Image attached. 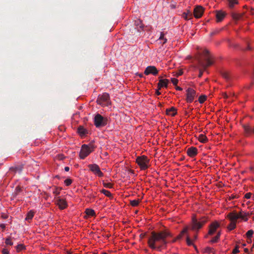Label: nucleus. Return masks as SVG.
<instances>
[{"instance_id":"423d86ee","label":"nucleus","mask_w":254,"mask_h":254,"mask_svg":"<svg viewBox=\"0 0 254 254\" xmlns=\"http://www.w3.org/2000/svg\"><path fill=\"white\" fill-rule=\"evenodd\" d=\"M206 221L207 220L205 218H202L197 221L196 217L193 215L191 220V229L193 230H199L206 223Z\"/></svg>"},{"instance_id":"09e8293b","label":"nucleus","mask_w":254,"mask_h":254,"mask_svg":"<svg viewBox=\"0 0 254 254\" xmlns=\"http://www.w3.org/2000/svg\"><path fill=\"white\" fill-rule=\"evenodd\" d=\"M202 72H201V70H200V72H199V77H201L202 76Z\"/></svg>"},{"instance_id":"c9c22d12","label":"nucleus","mask_w":254,"mask_h":254,"mask_svg":"<svg viewBox=\"0 0 254 254\" xmlns=\"http://www.w3.org/2000/svg\"><path fill=\"white\" fill-rule=\"evenodd\" d=\"M187 243L188 246H191L193 245L192 241L190 240L189 236H188L187 238Z\"/></svg>"},{"instance_id":"72a5a7b5","label":"nucleus","mask_w":254,"mask_h":254,"mask_svg":"<svg viewBox=\"0 0 254 254\" xmlns=\"http://www.w3.org/2000/svg\"><path fill=\"white\" fill-rule=\"evenodd\" d=\"M72 183V180L69 178L66 179L64 181V184L66 186H69Z\"/></svg>"},{"instance_id":"1a4fd4ad","label":"nucleus","mask_w":254,"mask_h":254,"mask_svg":"<svg viewBox=\"0 0 254 254\" xmlns=\"http://www.w3.org/2000/svg\"><path fill=\"white\" fill-rule=\"evenodd\" d=\"M89 170L95 175L102 177L103 173L101 172L99 167L96 164H90L88 166Z\"/></svg>"},{"instance_id":"dca6fc26","label":"nucleus","mask_w":254,"mask_h":254,"mask_svg":"<svg viewBox=\"0 0 254 254\" xmlns=\"http://www.w3.org/2000/svg\"><path fill=\"white\" fill-rule=\"evenodd\" d=\"M169 83V80L167 79H160L159 80V82L158 83V87L159 89H160L163 87H167L168 86V84Z\"/></svg>"},{"instance_id":"37998d69","label":"nucleus","mask_w":254,"mask_h":254,"mask_svg":"<svg viewBox=\"0 0 254 254\" xmlns=\"http://www.w3.org/2000/svg\"><path fill=\"white\" fill-rule=\"evenodd\" d=\"M251 195H252V193H250V192H249V193H247L245 195V197L247 199H249L251 198Z\"/></svg>"},{"instance_id":"a19ab883","label":"nucleus","mask_w":254,"mask_h":254,"mask_svg":"<svg viewBox=\"0 0 254 254\" xmlns=\"http://www.w3.org/2000/svg\"><path fill=\"white\" fill-rule=\"evenodd\" d=\"M244 128L246 131L248 132H250L251 131V128L249 126H244Z\"/></svg>"},{"instance_id":"ea45409f","label":"nucleus","mask_w":254,"mask_h":254,"mask_svg":"<svg viewBox=\"0 0 254 254\" xmlns=\"http://www.w3.org/2000/svg\"><path fill=\"white\" fill-rule=\"evenodd\" d=\"M56 158L58 160H61L64 158V156L63 154H59L56 156Z\"/></svg>"},{"instance_id":"4be33fe9","label":"nucleus","mask_w":254,"mask_h":254,"mask_svg":"<svg viewBox=\"0 0 254 254\" xmlns=\"http://www.w3.org/2000/svg\"><path fill=\"white\" fill-rule=\"evenodd\" d=\"M197 138L199 141L203 143L207 142L208 141L207 137L203 134H200Z\"/></svg>"},{"instance_id":"4468645a","label":"nucleus","mask_w":254,"mask_h":254,"mask_svg":"<svg viewBox=\"0 0 254 254\" xmlns=\"http://www.w3.org/2000/svg\"><path fill=\"white\" fill-rule=\"evenodd\" d=\"M204 9L201 6H196L193 10L194 16L196 18L201 17L203 13Z\"/></svg>"},{"instance_id":"f3484780","label":"nucleus","mask_w":254,"mask_h":254,"mask_svg":"<svg viewBox=\"0 0 254 254\" xmlns=\"http://www.w3.org/2000/svg\"><path fill=\"white\" fill-rule=\"evenodd\" d=\"M226 15V13L222 11H218L216 12V17L217 19V22L221 21L225 17Z\"/></svg>"},{"instance_id":"0eeeda50","label":"nucleus","mask_w":254,"mask_h":254,"mask_svg":"<svg viewBox=\"0 0 254 254\" xmlns=\"http://www.w3.org/2000/svg\"><path fill=\"white\" fill-rule=\"evenodd\" d=\"M97 102L102 106H108L110 105L111 104V101L109 94L104 93L99 95L97 100Z\"/></svg>"},{"instance_id":"2eb2a0df","label":"nucleus","mask_w":254,"mask_h":254,"mask_svg":"<svg viewBox=\"0 0 254 254\" xmlns=\"http://www.w3.org/2000/svg\"><path fill=\"white\" fill-rule=\"evenodd\" d=\"M187 153L189 157L193 158L197 155V149L196 147H191L188 149Z\"/></svg>"},{"instance_id":"864d4df0","label":"nucleus","mask_w":254,"mask_h":254,"mask_svg":"<svg viewBox=\"0 0 254 254\" xmlns=\"http://www.w3.org/2000/svg\"><path fill=\"white\" fill-rule=\"evenodd\" d=\"M224 97H225V98H228V96H227L226 95H225L224 96Z\"/></svg>"},{"instance_id":"7c9ffc66","label":"nucleus","mask_w":254,"mask_h":254,"mask_svg":"<svg viewBox=\"0 0 254 254\" xmlns=\"http://www.w3.org/2000/svg\"><path fill=\"white\" fill-rule=\"evenodd\" d=\"M103 185L105 188L111 189L113 187V185L109 182H105L103 181Z\"/></svg>"},{"instance_id":"4c0bfd02","label":"nucleus","mask_w":254,"mask_h":254,"mask_svg":"<svg viewBox=\"0 0 254 254\" xmlns=\"http://www.w3.org/2000/svg\"><path fill=\"white\" fill-rule=\"evenodd\" d=\"M239 253V247L236 246L232 251L233 254H237Z\"/></svg>"},{"instance_id":"6e6552de","label":"nucleus","mask_w":254,"mask_h":254,"mask_svg":"<svg viewBox=\"0 0 254 254\" xmlns=\"http://www.w3.org/2000/svg\"><path fill=\"white\" fill-rule=\"evenodd\" d=\"M196 97V91L191 88H189L186 90V101L188 103H191Z\"/></svg>"},{"instance_id":"4d7b16f0","label":"nucleus","mask_w":254,"mask_h":254,"mask_svg":"<svg viewBox=\"0 0 254 254\" xmlns=\"http://www.w3.org/2000/svg\"><path fill=\"white\" fill-rule=\"evenodd\" d=\"M139 76H140V77H142V75L141 74H140Z\"/></svg>"},{"instance_id":"9b49d317","label":"nucleus","mask_w":254,"mask_h":254,"mask_svg":"<svg viewBox=\"0 0 254 254\" xmlns=\"http://www.w3.org/2000/svg\"><path fill=\"white\" fill-rule=\"evenodd\" d=\"M56 204L61 210L64 209L67 207V203L66 199L60 197L57 198L56 200Z\"/></svg>"},{"instance_id":"bb28decb","label":"nucleus","mask_w":254,"mask_h":254,"mask_svg":"<svg viewBox=\"0 0 254 254\" xmlns=\"http://www.w3.org/2000/svg\"><path fill=\"white\" fill-rule=\"evenodd\" d=\"M100 192L107 197H111L112 196V193L110 192V191L106 190L103 189L100 190Z\"/></svg>"},{"instance_id":"39448f33","label":"nucleus","mask_w":254,"mask_h":254,"mask_svg":"<svg viewBox=\"0 0 254 254\" xmlns=\"http://www.w3.org/2000/svg\"><path fill=\"white\" fill-rule=\"evenodd\" d=\"M135 162L141 170H145L149 167L150 160L145 155L137 157Z\"/></svg>"},{"instance_id":"412c9836","label":"nucleus","mask_w":254,"mask_h":254,"mask_svg":"<svg viewBox=\"0 0 254 254\" xmlns=\"http://www.w3.org/2000/svg\"><path fill=\"white\" fill-rule=\"evenodd\" d=\"M35 213V211L33 210L29 211L26 215L25 220L30 222L34 217Z\"/></svg>"},{"instance_id":"f03ea898","label":"nucleus","mask_w":254,"mask_h":254,"mask_svg":"<svg viewBox=\"0 0 254 254\" xmlns=\"http://www.w3.org/2000/svg\"><path fill=\"white\" fill-rule=\"evenodd\" d=\"M249 216V214L248 213L243 211L237 212L234 210L229 212L226 216V218L230 221V224L227 226L228 230L230 231L235 229L237 223L239 222V220L245 222L247 221Z\"/></svg>"},{"instance_id":"b1692460","label":"nucleus","mask_w":254,"mask_h":254,"mask_svg":"<svg viewBox=\"0 0 254 254\" xmlns=\"http://www.w3.org/2000/svg\"><path fill=\"white\" fill-rule=\"evenodd\" d=\"M229 3V6L230 8H233L234 7L235 5H237L239 3L238 0H228Z\"/></svg>"},{"instance_id":"20e7f679","label":"nucleus","mask_w":254,"mask_h":254,"mask_svg":"<svg viewBox=\"0 0 254 254\" xmlns=\"http://www.w3.org/2000/svg\"><path fill=\"white\" fill-rule=\"evenodd\" d=\"M95 148L94 145L91 143L89 144H83L79 154L80 158L81 159L85 158L94 151Z\"/></svg>"},{"instance_id":"79ce46f5","label":"nucleus","mask_w":254,"mask_h":254,"mask_svg":"<svg viewBox=\"0 0 254 254\" xmlns=\"http://www.w3.org/2000/svg\"><path fill=\"white\" fill-rule=\"evenodd\" d=\"M24 247L23 245H19L17 247V251H21L24 249Z\"/></svg>"},{"instance_id":"f257e3e1","label":"nucleus","mask_w":254,"mask_h":254,"mask_svg":"<svg viewBox=\"0 0 254 254\" xmlns=\"http://www.w3.org/2000/svg\"><path fill=\"white\" fill-rule=\"evenodd\" d=\"M171 236L170 232L167 230L159 232H152L148 240L149 247L153 249L161 251L166 247V239Z\"/></svg>"},{"instance_id":"a878e982","label":"nucleus","mask_w":254,"mask_h":254,"mask_svg":"<svg viewBox=\"0 0 254 254\" xmlns=\"http://www.w3.org/2000/svg\"><path fill=\"white\" fill-rule=\"evenodd\" d=\"M182 16L185 20H189L191 18V14L190 11H188V12H184Z\"/></svg>"},{"instance_id":"f704fd0d","label":"nucleus","mask_w":254,"mask_h":254,"mask_svg":"<svg viewBox=\"0 0 254 254\" xmlns=\"http://www.w3.org/2000/svg\"><path fill=\"white\" fill-rule=\"evenodd\" d=\"M61 190V189H60L57 187H55V190L53 191V193L55 195V196H57L60 194Z\"/></svg>"},{"instance_id":"3c124183","label":"nucleus","mask_w":254,"mask_h":254,"mask_svg":"<svg viewBox=\"0 0 254 254\" xmlns=\"http://www.w3.org/2000/svg\"><path fill=\"white\" fill-rule=\"evenodd\" d=\"M194 239H197V236H196V235H195V236H194Z\"/></svg>"},{"instance_id":"a211bd4d","label":"nucleus","mask_w":254,"mask_h":254,"mask_svg":"<svg viewBox=\"0 0 254 254\" xmlns=\"http://www.w3.org/2000/svg\"><path fill=\"white\" fill-rule=\"evenodd\" d=\"M77 132L80 135V136L83 137L85 136L87 133L88 131L87 129L84 128L82 126H79L77 128Z\"/></svg>"},{"instance_id":"f8f14e48","label":"nucleus","mask_w":254,"mask_h":254,"mask_svg":"<svg viewBox=\"0 0 254 254\" xmlns=\"http://www.w3.org/2000/svg\"><path fill=\"white\" fill-rule=\"evenodd\" d=\"M219 227L220 223L217 221L211 223L209 225L208 234L210 235H213Z\"/></svg>"},{"instance_id":"ddd939ff","label":"nucleus","mask_w":254,"mask_h":254,"mask_svg":"<svg viewBox=\"0 0 254 254\" xmlns=\"http://www.w3.org/2000/svg\"><path fill=\"white\" fill-rule=\"evenodd\" d=\"M144 73L146 75L150 74L153 75H156L158 73V70L154 66H148L146 68Z\"/></svg>"},{"instance_id":"c03bdc74","label":"nucleus","mask_w":254,"mask_h":254,"mask_svg":"<svg viewBox=\"0 0 254 254\" xmlns=\"http://www.w3.org/2000/svg\"><path fill=\"white\" fill-rule=\"evenodd\" d=\"M2 253L3 254H9V251H8V250L7 249H4L2 251Z\"/></svg>"},{"instance_id":"de8ad7c7","label":"nucleus","mask_w":254,"mask_h":254,"mask_svg":"<svg viewBox=\"0 0 254 254\" xmlns=\"http://www.w3.org/2000/svg\"><path fill=\"white\" fill-rule=\"evenodd\" d=\"M156 93L157 95H159L161 94V93L159 91V90H157L156 91Z\"/></svg>"},{"instance_id":"5701e85b","label":"nucleus","mask_w":254,"mask_h":254,"mask_svg":"<svg viewBox=\"0 0 254 254\" xmlns=\"http://www.w3.org/2000/svg\"><path fill=\"white\" fill-rule=\"evenodd\" d=\"M244 15V13H233L232 14V17L234 19L240 20Z\"/></svg>"},{"instance_id":"2f4dec72","label":"nucleus","mask_w":254,"mask_h":254,"mask_svg":"<svg viewBox=\"0 0 254 254\" xmlns=\"http://www.w3.org/2000/svg\"><path fill=\"white\" fill-rule=\"evenodd\" d=\"M220 236V232H218L217 234V235L212 239V240H211V242L212 243H216L219 239Z\"/></svg>"},{"instance_id":"6e6d98bb","label":"nucleus","mask_w":254,"mask_h":254,"mask_svg":"<svg viewBox=\"0 0 254 254\" xmlns=\"http://www.w3.org/2000/svg\"><path fill=\"white\" fill-rule=\"evenodd\" d=\"M102 254H107V253H102Z\"/></svg>"},{"instance_id":"603ef678","label":"nucleus","mask_w":254,"mask_h":254,"mask_svg":"<svg viewBox=\"0 0 254 254\" xmlns=\"http://www.w3.org/2000/svg\"><path fill=\"white\" fill-rule=\"evenodd\" d=\"M251 131H252L253 133H254V128L253 129V130L251 129Z\"/></svg>"},{"instance_id":"7ed1b4c3","label":"nucleus","mask_w":254,"mask_h":254,"mask_svg":"<svg viewBox=\"0 0 254 254\" xmlns=\"http://www.w3.org/2000/svg\"><path fill=\"white\" fill-rule=\"evenodd\" d=\"M199 56L196 58L199 65L205 69L213 64V61L207 50L199 52Z\"/></svg>"},{"instance_id":"58836bf2","label":"nucleus","mask_w":254,"mask_h":254,"mask_svg":"<svg viewBox=\"0 0 254 254\" xmlns=\"http://www.w3.org/2000/svg\"><path fill=\"white\" fill-rule=\"evenodd\" d=\"M5 244L6 245H13V243L11 241V240L10 239V238H7L5 240Z\"/></svg>"},{"instance_id":"c85d7f7f","label":"nucleus","mask_w":254,"mask_h":254,"mask_svg":"<svg viewBox=\"0 0 254 254\" xmlns=\"http://www.w3.org/2000/svg\"><path fill=\"white\" fill-rule=\"evenodd\" d=\"M254 232L253 230H250L246 233V236L248 240H251V238L254 234Z\"/></svg>"},{"instance_id":"9d476101","label":"nucleus","mask_w":254,"mask_h":254,"mask_svg":"<svg viewBox=\"0 0 254 254\" xmlns=\"http://www.w3.org/2000/svg\"><path fill=\"white\" fill-rule=\"evenodd\" d=\"M94 124L96 127L105 126L106 123L104 118L100 114H97L94 118Z\"/></svg>"},{"instance_id":"aec40b11","label":"nucleus","mask_w":254,"mask_h":254,"mask_svg":"<svg viewBox=\"0 0 254 254\" xmlns=\"http://www.w3.org/2000/svg\"><path fill=\"white\" fill-rule=\"evenodd\" d=\"M166 113L167 115L173 117L177 114V110L174 107H171L166 109Z\"/></svg>"},{"instance_id":"5fc2aeb1","label":"nucleus","mask_w":254,"mask_h":254,"mask_svg":"<svg viewBox=\"0 0 254 254\" xmlns=\"http://www.w3.org/2000/svg\"><path fill=\"white\" fill-rule=\"evenodd\" d=\"M248 241H248L249 242H251L252 240H248Z\"/></svg>"},{"instance_id":"393cba45","label":"nucleus","mask_w":254,"mask_h":254,"mask_svg":"<svg viewBox=\"0 0 254 254\" xmlns=\"http://www.w3.org/2000/svg\"><path fill=\"white\" fill-rule=\"evenodd\" d=\"M85 213L88 216L91 217L95 215L94 210L91 209H86L85 210Z\"/></svg>"},{"instance_id":"c756f323","label":"nucleus","mask_w":254,"mask_h":254,"mask_svg":"<svg viewBox=\"0 0 254 254\" xmlns=\"http://www.w3.org/2000/svg\"><path fill=\"white\" fill-rule=\"evenodd\" d=\"M140 201L139 199H134L130 200V204L132 206H137L139 204Z\"/></svg>"},{"instance_id":"e433bc0d","label":"nucleus","mask_w":254,"mask_h":254,"mask_svg":"<svg viewBox=\"0 0 254 254\" xmlns=\"http://www.w3.org/2000/svg\"><path fill=\"white\" fill-rule=\"evenodd\" d=\"M171 81L174 85H177L178 83V80L176 78H171Z\"/></svg>"},{"instance_id":"a18cd8bd","label":"nucleus","mask_w":254,"mask_h":254,"mask_svg":"<svg viewBox=\"0 0 254 254\" xmlns=\"http://www.w3.org/2000/svg\"><path fill=\"white\" fill-rule=\"evenodd\" d=\"M176 90L179 91H181L182 90V88L180 87L177 86L176 87Z\"/></svg>"},{"instance_id":"49530a36","label":"nucleus","mask_w":254,"mask_h":254,"mask_svg":"<svg viewBox=\"0 0 254 254\" xmlns=\"http://www.w3.org/2000/svg\"><path fill=\"white\" fill-rule=\"evenodd\" d=\"M64 170L66 171V172H68L69 171V168L68 167H65L64 168Z\"/></svg>"},{"instance_id":"8fccbe9b","label":"nucleus","mask_w":254,"mask_h":254,"mask_svg":"<svg viewBox=\"0 0 254 254\" xmlns=\"http://www.w3.org/2000/svg\"><path fill=\"white\" fill-rule=\"evenodd\" d=\"M2 228H4L5 227V226L4 224H1L0 226Z\"/></svg>"},{"instance_id":"cd10ccee","label":"nucleus","mask_w":254,"mask_h":254,"mask_svg":"<svg viewBox=\"0 0 254 254\" xmlns=\"http://www.w3.org/2000/svg\"><path fill=\"white\" fill-rule=\"evenodd\" d=\"M164 36H165V34L163 33V32H161L160 33V37L159 38V40H162V44H165L167 41V39L164 37Z\"/></svg>"},{"instance_id":"6ab92c4d","label":"nucleus","mask_w":254,"mask_h":254,"mask_svg":"<svg viewBox=\"0 0 254 254\" xmlns=\"http://www.w3.org/2000/svg\"><path fill=\"white\" fill-rule=\"evenodd\" d=\"M188 229V227H186L185 228H184V229L181 231V233L173 240V243H174L176 242L177 240L182 238L183 235L187 233Z\"/></svg>"},{"instance_id":"473e14b6","label":"nucleus","mask_w":254,"mask_h":254,"mask_svg":"<svg viewBox=\"0 0 254 254\" xmlns=\"http://www.w3.org/2000/svg\"><path fill=\"white\" fill-rule=\"evenodd\" d=\"M206 96L205 95H201L198 98V101L200 104L204 103L206 100Z\"/></svg>"}]
</instances>
